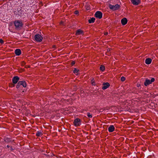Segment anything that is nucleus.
<instances>
[{"mask_svg":"<svg viewBox=\"0 0 158 158\" xmlns=\"http://www.w3.org/2000/svg\"><path fill=\"white\" fill-rule=\"evenodd\" d=\"M95 20V19L94 18H92L90 19L89 20L88 22L89 23H94Z\"/></svg>","mask_w":158,"mask_h":158,"instance_id":"18","label":"nucleus"},{"mask_svg":"<svg viewBox=\"0 0 158 158\" xmlns=\"http://www.w3.org/2000/svg\"><path fill=\"white\" fill-rule=\"evenodd\" d=\"M18 14L20 16H22L24 15V12L23 10L20 9L19 10H18Z\"/></svg>","mask_w":158,"mask_h":158,"instance_id":"15","label":"nucleus"},{"mask_svg":"<svg viewBox=\"0 0 158 158\" xmlns=\"http://www.w3.org/2000/svg\"><path fill=\"white\" fill-rule=\"evenodd\" d=\"M103 86L102 87V89L105 90L107 89L110 86V84L108 82L103 83Z\"/></svg>","mask_w":158,"mask_h":158,"instance_id":"7","label":"nucleus"},{"mask_svg":"<svg viewBox=\"0 0 158 158\" xmlns=\"http://www.w3.org/2000/svg\"><path fill=\"white\" fill-rule=\"evenodd\" d=\"M87 116L89 118H91L92 117V114H91L90 113L88 112L87 113Z\"/></svg>","mask_w":158,"mask_h":158,"instance_id":"20","label":"nucleus"},{"mask_svg":"<svg viewBox=\"0 0 158 158\" xmlns=\"http://www.w3.org/2000/svg\"><path fill=\"white\" fill-rule=\"evenodd\" d=\"M107 51H110V49H107Z\"/></svg>","mask_w":158,"mask_h":158,"instance_id":"32","label":"nucleus"},{"mask_svg":"<svg viewBox=\"0 0 158 158\" xmlns=\"http://www.w3.org/2000/svg\"><path fill=\"white\" fill-rule=\"evenodd\" d=\"M19 80V78L18 76L14 77L12 79V81L13 83L16 84Z\"/></svg>","mask_w":158,"mask_h":158,"instance_id":"8","label":"nucleus"},{"mask_svg":"<svg viewBox=\"0 0 158 158\" xmlns=\"http://www.w3.org/2000/svg\"><path fill=\"white\" fill-rule=\"evenodd\" d=\"M15 52L16 55L19 56L21 54V51L20 49H17L15 50Z\"/></svg>","mask_w":158,"mask_h":158,"instance_id":"10","label":"nucleus"},{"mask_svg":"<svg viewBox=\"0 0 158 158\" xmlns=\"http://www.w3.org/2000/svg\"><path fill=\"white\" fill-rule=\"evenodd\" d=\"M78 70L77 69H74L73 70V72L74 73H77L78 72Z\"/></svg>","mask_w":158,"mask_h":158,"instance_id":"23","label":"nucleus"},{"mask_svg":"<svg viewBox=\"0 0 158 158\" xmlns=\"http://www.w3.org/2000/svg\"><path fill=\"white\" fill-rule=\"evenodd\" d=\"M19 84H20L21 85H22L24 87H26L27 86L26 83L24 81H19Z\"/></svg>","mask_w":158,"mask_h":158,"instance_id":"14","label":"nucleus"},{"mask_svg":"<svg viewBox=\"0 0 158 158\" xmlns=\"http://www.w3.org/2000/svg\"><path fill=\"white\" fill-rule=\"evenodd\" d=\"M127 20L126 18H124L123 19L121 20V23L123 25H124L127 24Z\"/></svg>","mask_w":158,"mask_h":158,"instance_id":"9","label":"nucleus"},{"mask_svg":"<svg viewBox=\"0 0 158 158\" xmlns=\"http://www.w3.org/2000/svg\"><path fill=\"white\" fill-rule=\"evenodd\" d=\"M7 147L8 148H9V147H10V146L8 145H7Z\"/></svg>","mask_w":158,"mask_h":158,"instance_id":"31","label":"nucleus"},{"mask_svg":"<svg viewBox=\"0 0 158 158\" xmlns=\"http://www.w3.org/2000/svg\"><path fill=\"white\" fill-rule=\"evenodd\" d=\"M108 34V33L107 32H106L104 33V35H107Z\"/></svg>","mask_w":158,"mask_h":158,"instance_id":"29","label":"nucleus"},{"mask_svg":"<svg viewBox=\"0 0 158 158\" xmlns=\"http://www.w3.org/2000/svg\"><path fill=\"white\" fill-rule=\"evenodd\" d=\"M35 40L37 42H41L43 39L42 36L39 34L35 35L34 36Z\"/></svg>","mask_w":158,"mask_h":158,"instance_id":"4","label":"nucleus"},{"mask_svg":"<svg viewBox=\"0 0 158 158\" xmlns=\"http://www.w3.org/2000/svg\"><path fill=\"white\" fill-rule=\"evenodd\" d=\"M79 12L78 10H76L74 12V14L76 15L78 14Z\"/></svg>","mask_w":158,"mask_h":158,"instance_id":"26","label":"nucleus"},{"mask_svg":"<svg viewBox=\"0 0 158 158\" xmlns=\"http://www.w3.org/2000/svg\"><path fill=\"white\" fill-rule=\"evenodd\" d=\"M75 64V62L74 61H73L72 62V65H74Z\"/></svg>","mask_w":158,"mask_h":158,"instance_id":"28","label":"nucleus"},{"mask_svg":"<svg viewBox=\"0 0 158 158\" xmlns=\"http://www.w3.org/2000/svg\"><path fill=\"white\" fill-rule=\"evenodd\" d=\"M154 81L155 79L153 78H152L150 81L149 80L146 79L144 82V85L145 86H147L150 84H151L152 82H153Z\"/></svg>","mask_w":158,"mask_h":158,"instance_id":"2","label":"nucleus"},{"mask_svg":"<svg viewBox=\"0 0 158 158\" xmlns=\"http://www.w3.org/2000/svg\"><path fill=\"white\" fill-rule=\"evenodd\" d=\"M152 60L150 58H148L146 59L145 63L146 64H150L152 62Z\"/></svg>","mask_w":158,"mask_h":158,"instance_id":"16","label":"nucleus"},{"mask_svg":"<svg viewBox=\"0 0 158 158\" xmlns=\"http://www.w3.org/2000/svg\"><path fill=\"white\" fill-rule=\"evenodd\" d=\"M125 80V78L124 77H121V80L122 81H124Z\"/></svg>","mask_w":158,"mask_h":158,"instance_id":"22","label":"nucleus"},{"mask_svg":"<svg viewBox=\"0 0 158 158\" xmlns=\"http://www.w3.org/2000/svg\"><path fill=\"white\" fill-rule=\"evenodd\" d=\"M81 124L80 119L79 118H77L75 119L73 122V124L74 126L77 127L80 126Z\"/></svg>","mask_w":158,"mask_h":158,"instance_id":"5","label":"nucleus"},{"mask_svg":"<svg viewBox=\"0 0 158 158\" xmlns=\"http://www.w3.org/2000/svg\"><path fill=\"white\" fill-rule=\"evenodd\" d=\"M120 7V6L118 4H116L115 5H109V8L110 9L113 10H115L118 9Z\"/></svg>","mask_w":158,"mask_h":158,"instance_id":"3","label":"nucleus"},{"mask_svg":"<svg viewBox=\"0 0 158 158\" xmlns=\"http://www.w3.org/2000/svg\"><path fill=\"white\" fill-rule=\"evenodd\" d=\"M91 83L92 85H95V82H94V78H93L92 80H91Z\"/></svg>","mask_w":158,"mask_h":158,"instance_id":"21","label":"nucleus"},{"mask_svg":"<svg viewBox=\"0 0 158 158\" xmlns=\"http://www.w3.org/2000/svg\"><path fill=\"white\" fill-rule=\"evenodd\" d=\"M100 69L101 71H103L105 70V67L104 66L101 65L100 68Z\"/></svg>","mask_w":158,"mask_h":158,"instance_id":"19","label":"nucleus"},{"mask_svg":"<svg viewBox=\"0 0 158 158\" xmlns=\"http://www.w3.org/2000/svg\"><path fill=\"white\" fill-rule=\"evenodd\" d=\"M10 150L11 151H13V149L12 148V147H10Z\"/></svg>","mask_w":158,"mask_h":158,"instance_id":"30","label":"nucleus"},{"mask_svg":"<svg viewBox=\"0 0 158 158\" xmlns=\"http://www.w3.org/2000/svg\"><path fill=\"white\" fill-rule=\"evenodd\" d=\"M14 24L16 29H20L23 26L22 21L20 20H16L14 22Z\"/></svg>","mask_w":158,"mask_h":158,"instance_id":"1","label":"nucleus"},{"mask_svg":"<svg viewBox=\"0 0 158 158\" xmlns=\"http://www.w3.org/2000/svg\"><path fill=\"white\" fill-rule=\"evenodd\" d=\"M43 134L41 131H38L36 133V135L37 136H41Z\"/></svg>","mask_w":158,"mask_h":158,"instance_id":"17","label":"nucleus"},{"mask_svg":"<svg viewBox=\"0 0 158 158\" xmlns=\"http://www.w3.org/2000/svg\"><path fill=\"white\" fill-rule=\"evenodd\" d=\"M21 85L20 84H19V82H18L17 86H16V88H19V87Z\"/></svg>","mask_w":158,"mask_h":158,"instance_id":"24","label":"nucleus"},{"mask_svg":"<svg viewBox=\"0 0 158 158\" xmlns=\"http://www.w3.org/2000/svg\"><path fill=\"white\" fill-rule=\"evenodd\" d=\"M114 127L113 125H110L108 128V130L109 132H112L114 130Z\"/></svg>","mask_w":158,"mask_h":158,"instance_id":"11","label":"nucleus"},{"mask_svg":"<svg viewBox=\"0 0 158 158\" xmlns=\"http://www.w3.org/2000/svg\"><path fill=\"white\" fill-rule=\"evenodd\" d=\"M85 7L87 10H89L90 9V8L89 7H87L86 6H85Z\"/></svg>","mask_w":158,"mask_h":158,"instance_id":"27","label":"nucleus"},{"mask_svg":"<svg viewBox=\"0 0 158 158\" xmlns=\"http://www.w3.org/2000/svg\"><path fill=\"white\" fill-rule=\"evenodd\" d=\"M102 13L100 11H97L95 14V17L98 18L99 19H101L102 17Z\"/></svg>","mask_w":158,"mask_h":158,"instance_id":"6","label":"nucleus"},{"mask_svg":"<svg viewBox=\"0 0 158 158\" xmlns=\"http://www.w3.org/2000/svg\"><path fill=\"white\" fill-rule=\"evenodd\" d=\"M3 43V41L2 39H0V43L2 44Z\"/></svg>","mask_w":158,"mask_h":158,"instance_id":"25","label":"nucleus"},{"mask_svg":"<svg viewBox=\"0 0 158 158\" xmlns=\"http://www.w3.org/2000/svg\"><path fill=\"white\" fill-rule=\"evenodd\" d=\"M83 33V31L79 29L77 30L75 33V35H81Z\"/></svg>","mask_w":158,"mask_h":158,"instance_id":"12","label":"nucleus"},{"mask_svg":"<svg viewBox=\"0 0 158 158\" xmlns=\"http://www.w3.org/2000/svg\"><path fill=\"white\" fill-rule=\"evenodd\" d=\"M131 2L133 4L135 5H138L140 3L139 0H131Z\"/></svg>","mask_w":158,"mask_h":158,"instance_id":"13","label":"nucleus"}]
</instances>
